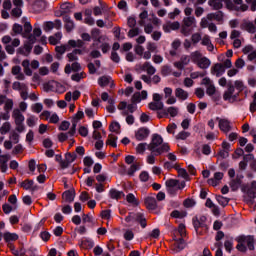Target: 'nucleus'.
<instances>
[{
  "instance_id": "nucleus-17",
  "label": "nucleus",
  "mask_w": 256,
  "mask_h": 256,
  "mask_svg": "<svg viewBox=\"0 0 256 256\" xmlns=\"http://www.w3.org/2000/svg\"><path fill=\"white\" fill-rule=\"evenodd\" d=\"M224 174L223 172H216L214 173V177L208 179L207 183L208 185H211L212 187H217L219 183H221V180L223 179Z\"/></svg>"
},
{
  "instance_id": "nucleus-2",
  "label": "nucleus",
  "mask_w": 256,
  "mask_h": 256,
  "mask_svg": "<svg viewBox=\"0 0 256 256\" xmlns=\"http://www.w3.org/2000/svg\"><path fill=\"white\" fill-rule=\"evenodd\" d=\"M221 2H225V5L229 11H247V9H249V6L247 5L236 7L231 0H209L208 4L210 7H212V9H214V11H219V9H223V3Z\"/></svg>"
},
{
  "instance_id": "nucleus-60",
  "label": "nucleus",
  "mask_w": 256,
  "mask_h": 256,
  "mask_svg": "<svg viewBox=\"0 0 256 256\" xmlns=\"http://www.w3.org/2000/svg\"><path fill=\"white\" fill-rule=\"evenodd\" d=\"M216 92H217V88H215V85L210 84L209 86H207V88H206L207 95H209L211 97V96L215 95Z\"/></svg>"
},
{
  "instance_id": "nucleus-56",
  "label": "nucleus",
  "mask_w": 256,
  "mask_h": 256,
  "mask_svg": "<svg viewBox=\"0 0 256 256\" xmlns=\"http://www.w3.org/2000/svg\"><path fill=\"white\" fill-rule=\"evenodd\" d=\"M166 111L167 115H170L171 117H177V115H179V108L177 107H169Z\"/></svg>"
},
{
  "instance_id": "nucleus-52",
  "label": "nucleus",
  "mask_w": 256,
  "mask_h": 256,
  "mask_svg": "<svg viewBox=\"0 0 256 256\" xmlns=\"http://www.w3.org/2000/svg\"><path fill=\"white\" fill-rule=\"evenodd\" d=\"M94 243L91 240H81L80 247L82 249H93Z\"/></svg>"
},
{
  "instance_id": "nucleus-30",
  "label": "nucleus",
  "mask_w": 256,
  "mask_h": 256,
  "mask_svg": "<svg viewBox=\"0 0 256 256\" xmlns=\"http://www.w3.org/2000/svg\"><path fill=\"white\" fill-rule=\"evenodd\" d=\"M64 23H65V29L67 33H71L73 29H75V23H73V20H71V17L65 15L64 16Z\"/></svg>"
},
{
  "instance_id": "nucleus-6",
  "label": "nucleus",
  "mask_w": 256,
  "mask_h": 256,
  "mask_svg": "<svg viewBox=\"0 0 256 256\" xmlns=\"http://www.w3.org/2000/svg\"><path fill=\"white\" fill-rule=\"evenodd\" d=\"M12 89L14 91H20V97L23 101H27V99H29V87L27 84L16 81L13 82Z\"/></svg>"
},
{
  "instance_id": "nucleus-37",
  "label": "nucleus",
  "mask_w": 256,
  "mask_h": 256,
  "mask_svg": "<svg viewBox=\"0 0 256 256\" xmlns=\"http://www.w3.org/2000/svg\"><path fill=\"white\" fill-rule=\"evenodd\" d=\"M174 235H176V237L179 235L180 239H183V237H186L187 230L185 228V224H180L178 226V229L174 231Z\"/></svg>"
},
{
  "instance_id": "nucleus-20",
  "label": "nucleus",
  "mask_w": 256,
  "mask_h": 256,
  "mask_svg": "<svg viewBox=\"0 0 256 256\" xmlns=\"http://www.w3.org/2000/svg\"><path fill=\"white\" fill-rule=\"evenodd\" d=\"M62 199L65 201V203H73L75 201V189H70L63 192Z\"/></svg>"
},
{
  "instance_id": "nucleus-16",
  "label": "nucleus",
  "mask_w": 256,
  "mask_h": 256,
  "mask_svg": "<svg viewBox=\"0 0 256 256\" xmlns=\"http://www.w3.org/2000/svg\"><path fill=\"white\" fill-rule=\"evenodd\" d=\"M205 221H207V218L205 216H201L200 218H193V225L196 229L197 235H203V233L199 232V228L205 227Z\"/></svg>"
},
{
  "instance_id": "nucleus-15",
  "label": "nucleus",
  "mask_w": 256,
  "mask_h": 256,
  "mask_svg": "<svg viewBox=\"0 0 256 256\" xmlns=\"http://www.w3.org/2000/svg\"><path fill=\"white\" fill-rule=\"evenodd\" d=\"M150 133L151 131H149L148 128L142 127L136 131L135 138L137 139V141H145V139L149 137Z\"/></svg>"
},
{
  "instance_id": "nucleus-38",
  "label": "nucleus",
  "mask_w": 256,
  "mask_h": 256,
  "mask_svg": "<svg viewBox=\"0 0 256 256\" xmlns=\"http://www.w3.org/2000/svg\"><path fill=\"white\" fill-rule=\"evenodd\" d=\"M241 177L237 176L235 179L230 181V187L232 191H237L241 187Z\"/></svg>"
},
{
  "instance_id": "nucleus-33",
  "label": "nucleus",
  "mask_w": 256,
  "mask_h": 256,
  "mask_svg": "<svg viewBox=\"0 0 256 256\" xmlns=\"http://www.w3.org/2000/svg\"><path fill=\"white\" fill-rule=\"evenodd\" d=\"M165 185L167 187L168 193H173V188H175L179 185V180L169 179L166 181Z\"/></svg>"
},
{
  "instance_id": "nucleus-5",
  "label": "nucleus",
  "mask_w": 256,
  "mask_h": 256,
  "mask_svg": "<svg viewBox=\"0 0 256 256\" xmlns=\"http://www.w3.org/2000/svg\"><path fill=\"white\" fill-rule=\"evenodd\" d=\"M12 118L14 119L16 128L15 130L18 133H23V131H25V116H23V113H21V110H19V108H16L12 111Z\"/></svg>"
},
{
  "instance_id": "nucleus-42",
  "label": "nucleus",
  "mask_w": 256,
  "mask_h": 256,
  "mask_svg": "<svg viewBox=\"0 0 256 256\" xmlns=\"http://www.w3.org/2000/svg\"><path fill=\"white\" fill-rule=\"evenodd\" d=\"M140 167H141V164H139V162L133 163L128 169L127 175H130V177H133V175H135V171H139Z\"/></svg>"
},
{
  "instance_id": "nucleus-63",
  "label": "nucleus",
  "mask_w": 256,
  "mask_h": 256,
  "mask_svg": "<svg viewBox=\"0 0 256 256\" xmlns=\"http://www.w3.org/2000/svg\"><path fill=\"white\" fill-rule=\"evenodd\" d=\"M190 135H191V133L182 131V132L178 133V135H176V139H181L182 141H185V139H187V137H189Z\"/></svg>"
},
{
  "instance_id": "nucleus-8",
  "label": "nucleus",
  "mask_w": 256,
  "mask_h": 256,
  "mask_svg": "<svg viewBox=\"0 0 256 256\" xmlns=\"http://www.w3.org/2000/svg\"><path fill=\"white\" fill-rule=\"evenodd\" d=\"M61 27H63L61 20L56 19L54 21L45 22L43 25V30L47 33L49 31H53V29H57V31H59V29H61Z\"/></svg>"
},
{
  "instance_id": "nucleus-23",
  "label": "nucleus",
  "mask_w": 256,
  "mask_h": 256,
  "mask_svg": "<svg viewBox=\"0 0 256 256\" xmlns=\"http://www.w3.org/2000/svg\"><path fill=\"white\" fill-rule=\"evenodd\" d=\"M20 187L24 188L26 191H37V186H35V182L29 179L21 182Z\"/></svg>"
},
{
  "instance_id": "nucleus-45",
  "label": "nucleus",
  "mask_w": 256,
  "mask_h": 256,
  "mask_svg": "<svg viewBox=\"0 0 256 256\" xmlns=\"http://www.w3.org/2000/svg\"><path fill=\"white\" fill-rule=\"evenodd\" d=\"M106 145H110V147H117V136L109 134Z\"/></svg>"
},
{
  "instance_id": "nucleus-12",
  "label": "nucleus",
  "mask_w": 256,
  "mask_h": 256,
  "mask_svg": "<svg viewBox=\"0 0 256 256\" xmlns=\"http://www.w3.org/2000/svg\"><path fill=\"white\" fill-rule=\"evenodd\" d=\"M180 27H181V23H179V21H175V22L168 21L163 25V31L165 33H171V31H177L178 29H180Z\"/></svg>"
},
{
  "instance_id": "nucleus-3",
  "label": "nucleus",
  "mask_w": 256,
  "mask_h": 256,
  "mask_svg": "<svg viewBox=\"0 0 256 256\" xmlns=\"http://www.w3.org/2000/svg\"><path fill=\"white\" fill-rule=\"evenodd\" d=\"M236 241L238 242L236 249L241 251V253H245L247 251V247L250 251L255 250V237L248 236H239ZM245 243L247 246H245Z\"/></svg>"
},
{
  "instance_id": "nucleus-28",
  "label": "nucleus",
  "mask_w": 256,
  "mask_h": 256,
  "mask_svg": "<svg viewBox=\"0 0 256 256\" xmlns=\"http://www.w3.org/2000/svg\"><path fill=\"white\" fill-rule=\"evenodd\" d=\"M197 67L200 69H209L211 67V60L209 58L202 56L200 61L196 63Z\"/></svg>"
},
{
  "instance_id": "nucleus-58",
  "label": "nucleus",
  "mask_w": 256,
  "mask_h": 256,
  "mask_svg": "<svg viewBox=\"0 0 256 256\" xmlns=\"http://www.w3.org/2000/svg\"><path fill=\"white\" fill-rule=\"evenodd\" d=\"M147 51H150L151 53H159V50L157 48V44H155L153 42H148Z\"/></svg>"
},
{
  "instance_id": "nucleus-27",
  "label": "nucleus",
  "mask_w": 256,
  "mask_h": 256,
  "mask_svg": "<svg viewBox=\"0 0 256 256\" xmlns=\"http://www.w3.org/2000/svg\"><path fill=\"white\" fill-rule=\"evenodd\" d=\"M182 25L193 29L197 25V20L195 19V16L184 17L182 20Z\"/></svg>"
},
{
  "instance_id": "nucleus-49",
  "label": "nucleus",
  "mask_w": 256,
  "mask_h": 256,
  "mask_svg": "<svg viewBox=\"0 0 256 256\" xmlns=\"http://www.w3.org/2000/svg\"><path fill=\"white\" fill-rule=\"evenodd\" d=\"M13 99L8 98V100L6 101V103H4V111L5 113H11V111L13 110Z\"/></svg>"
},
{
  "instance_id": "nucleus-19",
  "label": "nucleus",
  "mask_w": 256,
  "mask_h": 256,
  "mask_svg": "<svg viewBox=\"0 0 256 256\" xmlns=\"http://www.w3.org/2000/svg\"><path fill=\"white\" fill-rule=\"evenodd\" d=\"M91 35L94 41L98 43H103V41H107V36H101V30L99 28H93L91 30Z\"/></svg>"
},
{
  "instance_id": "nucleus-43",
  "label": "nucleus",
  "mask_w": 256,
  "mask_h": 256,
  "mask_svg": "<svg viewBox=\"0 0 256 256\" xmlns=\"http://www.w3.org/2000/svg\"><path fill=\"white\" fill-rule=\"evenodd\" d=\"M12 37H15V35H23V26L19 24H14L12 27Z\"/></svg>"
},
{
  "instance_id": "nucleus-31",
  "label": "nucleus",
  "mask_w": 256,
  "mask_h": 256,
  "mask_svg": "<svg viewBox=\"0 0 256 256\" xmlns=\"http://www.w3.org/2000/svg\"><path fill=\"white\" fill-rule=\"evenodd\" d=\"M241 29H243V31H247V33H256V27L253 22H243L241 25Z\"/></svg>"
},
{
  "instance_id": "nucleus-32",
  "label": "nucleus",
  "mask_w": 256,
  "mask_h": 256,
  "mask_svg": "<svg viewBox=\"0 0 256 256\" xmlns=\"http://www.w3.org/2000/svg\"><path fill=\"white\" fill-rule=\"evenodd\" d=\"M233 93H235V86H233L231 83H228V89L223 95L224 101H229V99L233 97Z\"/></svg>"
},
{
  "instance_id": "nucleus-53",
  "label": "nucleus",
  "mask_w": 256,
  "mask_h": 256,
  "mask_svg": "<svg viewBox=\"0 0 256 256\" xmlns=\"http://www.w3.org/2000/svg\"><path fill=\"white\" fill-rule=\"evenodd\" d=\"M54 91L55 93H65L66 89L65 86H63V84L54 81Z\"/></svg>"
},
{
  "instance_id": "nucleus-50",
  "label": "nucleus",
  "mask_w": 256,
  "mask_h": 256,
  "mask_svg": "<svg viewBox=\"0 0 256 256\" xmlns=\"http://www.w3.org/2000/svg\"><path fill=\"white\" fill-rule=\"evenodd\" d=\"M43 89L46 93H49V91H55V81H49L47 83H44Z\"/></svg>"
},
{
  "instance_id": "nucleus-36",
  "label": "nucleus",
  "mask_w": 256,
  "mask_h": 256,
  "mask_svg": "<svg viewBox=\"0 0 256 256\" xmlns=\"http://www.w3.org/2000/svg\"><path fill=\"white\" fill-rule=\"evenodd\" d=\"M148 107L151 111H162L165 105L163 104V102H150L148 104Z\"/></svg>"
},
{
  "instance_id": "nucleus-4",
  "label": "nucleus",
  "mask_w": 256,
  "mask_h": 256,
  "mask_svg": "<svg viewBox=\"0 0 256 256\" xmlns=\"http://www.w3.org/2000/svg\"><path fill=\"white\" fill-rule=\"evenodd\" d=\"M1 42L5 46V51L8 53V55H13L15 53V48L19 47L21 45V40L19 38H11L10 35H5L1 38Z\"/></svg>"
},
{
  "instance_id": "nucleus-24",
  "label": "nucleus",
  "mask_w": 256,
  "mask_h": 256,
  "mask_svg": "<svg viewBox=\"0 0 256 256\" xmlns=\"http://www.w3.org/2000/svg\"><path fill=\"white\" fill-rule=\"evenodd\" d=\"M11 73L16 77L18 81H25V74L21 72V66H13Z\"/></svg>"
},
{
  "instance_id": "nucleus-48",
  "label": "nucleus",
  "mask_w": 256,
  "mask_h": 256,
  "mask_svg": "<svg viewBox=\"0 0 256 256\" xmlns=\"http://www.w3.org/2000/svg\"><path fill=\"white\" fill-rule=\"evenodd\" d=\"M33 31V26H31V22L24 23V31L22 32V37H27Z\"/></svg>"
},
{
  "instance_id": "nucleus-14",
  "label": "nucleus",
  "mask_w": 256,
  "mask_h": 256,
  "mask_svg": "<svg viewBox=\"0 0 256 256\" xmlns=\"http://www.w3.org/2000/svg\"><path fill=\"white\" fill-rule=\"evenodd\" d=\"M71 9H73V4L69 2H65L61 4L60 11L55 13L56 17H62V15H67V13H71Z\"/></svg>"
},
{
  "instance_id": "nucleus-29",
  "label": "nucleus",
  "mask_w": 256,
  "mask_h": 256,
  "mask_svg": "<svg viewBox=\"0 0 256 256\" xmlns=\"http://www.w3.org/2000/svg\"><path fill=\"white\" fill-rule=\"evenodd\" d=\"M145 205L147 209L155 211V209H157V200L153 197H147L145 198Z\"/></svg>"
},
{
  "instance_id": "nucleus-35",
  "label": "nucleus",
  "mask_w": 256,
  "mask_h": 256,
  "mask_svg": "<svg viewBox=\"0 0 256 256\" xmlns=\"http://www.w3.org/2000/svg\"><path fill=\"white\" fill-rule=\"evenodd\" d=\"M202 57H203V54L201 53V51L196 50L190 54V61H192V63H195L197 65V63L201 60Z\"/></svg>"
},
{
  "instance_id": "nucleus-64",
  "label": "nucleus",
  "mask_w": 256,
  "mask_h": 256,
  "mask_svg": "<svg viewBox=\"0 0 256 256\" xmlns=\"http://www.w3.org/2000/svg\"><path fill=\"white\" fill-rule=\"evenodd\" d=\"M32 111H34V113H41V111H43V104L41 103H35L32 106Z\"/></svg>"
},
{
  "instance_id": "nucleus-9",
  "label": "nucleus",
  "mask_w": 256,
  "mask_h": 256,
  "mask_svg": "<svg viewBox=\"0 0 256 256\" xmlns=\"http://www.w3.org/2000/svg\"><path fill=\"white\" fill-rule=\"evenodd\" d=\"M77 131V121H73L72 122V126L69 130L68 133H60L58 135V140L60 141V143H63L64 141H67V139H69V137H73V135H75Z\"/></svg>"
},
{
  "instance_id": "nucleus-11",
  "label": "nucleus",
  "mask_w": 256,
  "mask_h": 256,
  "mask_svg": "<svg viewBox=\"0 0 256 256\" xmlns=\"http://www.w3.org/2000/svg\"><path fill=\"white\" fill-rule=\"evenodd\" d=\"M189 63H191V56L183 55L178 62L174 63V67L180 71H183L185 66H187Z\"/></svg>"
},
{
  "instance_id": "nucleus-41",
  "label": "nucleus",
  "mask_w": 256,
  "mask_h": 256,
  "mask_svg": "<svg viewBox=\"0 0 256 256\" xmlns=\"http://www.w3.org/2000/svg\"><path fill=\"white\" fill-rule=\"evenodd\" d=\"M180 33L182 35H184V37H189V35H191V33H193V28H190L189 26L181 24Z\"/></svg>"
},
{
  "instance_id": "nucleus-46",
  "label": "nucleus",
  "mask_w": 256,
  "mask_h": 256,
  "mask_svg": "<svg viewBox=\"0 0 256 256\" xmlns=\"http://www.w3.org/2000/svg\"><path fill=\"white\" fill-rule=\"evenodd\" d=\"M135 221L140 222V225H141V227H143V229H145L147 227V220L145 219V217H143L142 213L136 214Z\"/></svg>"
},
{
  "instance_id": "nucleus-62",
  "label": "nucleus",
  "mask_w": 256,
  "mask_h": 256,
  "mask_svg": "<svg viewBox=\"0 0 256 256\" xmlns=\"http://www.w3.org/2000/svg\"><path fill=\"white\" fill-rule=\"evenodd\" d=\"M161 75L167 77V75H171V68L168 65H164L161 68Z\"/></svg>"
},
{
  "instance_id": "nucleus-44",
  "label": "nucleus",
  "mask_w": 256,
  "mask_h": 256,
  "mask_svg": "<svg viewBox=\"0 0 256 256\" xmlns=\"http://www.w3.org/2000/svg\"><path fill=\"white\" fill-rule=\"evenodd\" d=\"M11 131V123L10 122H4L2 126L0 127V133L1 135H7Z\"/></svg>"
},
{
  "instance_id": "nucleus-7",
  "label": "nucleus",
  "mask_w": 256,
  "mask_h": 256,
  "mask_svg": "<svg viewBox=\"0 0 256 256\" xmlns=\"http://www.w3.org/2000/svg\"><path fill=\"white\" fill-rule=\"evenodd\" d=\"M22 67L24 69L25 75L31 77V75H33V70L31 69H39V61L33 60L32 62H30L26 59L22 62Z\"/></svg>"
},
{
  "instance_id": "nucleus-18",
  "label": "nucleus",
  "mask_w": 256,
  "mask_h": 256,
  "mask_svg": "<svg viewBox=\"0 0 256 256\" xmlns=\"http://www.w3.org/2000/svg\"><path fill=\"white\" fill-rule=\"evenodd\" d=\"M140 69L141 71H145L149 76L153 75L154 73H157V69L149 61L144 62L140 66Z\"/></svg>"
},
{
  "instance_id": "nucleus-54",
  "label": "nucleus",
  "mask_w": 256,
  "mask_h": 256,
  "mask_svg": "<svg viewBox=\"0 0 256 256\" xmlns=\"http://www.w3.org/2000/svg\"><path fill=\"white\" fill-rule=\"evenodd\" d=\"M183 205L184 207H186V209H190V207H195V205H197V202L193 198H187L186 200H184Z\"/></svg>"
},
{
  "instance_id": "nucleus-40",
  "label": "nucleus",
  "mask_w": 256,
  "mask_h": 256,
  "mask_svg": "<svg viewBox=\"0 0 256 256\" xmlns=\"http://www.w3.org/2000/svg\"><path fill=\"white\" fill-rule=\"evenodd\" d=\"M68 45L75 49V47H78V49H81V47L85 46V42L81 39L78 40H69Z\"/></svg>"
},
{
  "instance_id": "nucleus-1",
  "label": "nucleus",
  "mask_w": 256,
  "mask_h": 256,
  "mask_svg": "<svg viewBox=\"0 0 256 256\" xmlns=\"http://www.w3.org/2000/svg\"><path fill=\"white\" fill-rule=\"evenodd\" d=\"M159 145H161V147H159ZM147 147L149 151L155 153V155H163V153H169V150L171 149L169 144H163V137H161L159 134L152 135L151 143L148 144Z\"/></svg>"
},
{
  "instance_id": "nucleus-21",
  "label": "nucleus",
  "mask_w": 256,
  "mask_h": 256,
  "mask_svg": "<svg viewBox=\"0 0 256 256\" xmlns=\"http://www.w3.org/2000/svg\"><path fill=\"white\" fill-rule=\"evenodd\" d=\"M211 73H212V75H215L216 77H221V75H223V73H225V67L223 66L222 63H216L211 68Z\"/></svg>"
},
{
  "instance_id": "nucleus-55",
  "label": "nucleus",
  "mask_w": 256,
  "mask_h": 256,
  "mask_svg": "<svg viewBox=\"0 0 256 256\" xmlns=\"http://www.w3.org/2000/svg\"><path fill=\"white\" fill-rule=\"evenodd\" d=\"M216 199H217L219 205H222V207H227V205H229V198L218 195V196H216Z\"/></svg>"
},
{
  "instance_id": "nucleus-10",
  "label": "nucleus",
  "mask_w": 256,
  "mask_h": 256,
  "mask_svg": "<svg viewBox=\"0 0 256 256\" xmlns=\"http://www.w3.org/2000/svg\"><path fill=\"white\" fill-rule=\"evenodd\" d=\"M173 241H175L174 251L176 253H179L180 251H183V249H185L187 247V243L185 242V240L183 238L177 237V235H175V234L173 236Z\"/></svg>"
},
{
  "instance_id": "nucleus-25",
  "label": "nucleus",
  "mask_w": 256,
  "mask_h": 256,
  "mask_svg": "<svg viewBox=\"0 0 256 256\" xmlns=\"http://www.w3.org/2000/svg\"><path fill=\"white\" fill-rule=\"evenodd\" d=\"M47 7V2L45 0H36L33 5V9L36 13H41L42 11H45Z\"/></svg>"
},
{
  "instance_id": "nucleus-39",
  "label": "nucleus",
  "mask_w": 256,
  "mask_h": 256,
  "mask_svg": "<svg viewBox=\"0 0 256 256\" xmlns=\"http://www.w3.org/2000/svg\"><path fill=\"white\" fill-rule=\"evenodd\" d=\"M3 238L6 243H9L11 241H17V239H19V235H17L16 233L6 232L4 233Z\"/></svg>"
},
{
  "instance_id": "nucleus-57",
  "label": "nucleus",
  "mask_w": 256,
  "mask_h": 256,
  "mask_svg": "<svg viewBox=\"0 0 256 256\" xmlns=\"http://www.w3.org/2000/svg\"><path fill=\"white\" fill-rule=\"evenodd\" d=\"M11 15H12V17H15L16 19H19V17H21V15H23V10L19 7H15L12 9Z\"/></svg>"
},
{
  "instance_id": "nucleus-51",
  "label": "nucleus",
  "mask_w": 256,
  "mask_h": 256,
  "mask_svg": "<svg viewBox=\"0 0 256 256\" xmlns=\"http://www.w3.org/2000/svg\"><path fill=\"white\" fill-rule=\"evenodd\" d=\"M126 201H128V203H131V205H133L134 207H137V205H139V200H137V198H135V195L131 193L126 196Z\"/></svg>"
},
{
  "instance_id": "nucleus-22",
  "label": "nucleus",
  "mask_w": 256,
  "mask_h": 256,
  "mask_svg": "<svg viewBox=\"0 0 256 256\" xmlns=\"http://www.w3.org/2000/svg\"><path fill=\"white\" fill-rule=\"evenodd\" d=\"M217 121H219L220 131H223V133H229L231 131V122L229 120L217 118Z\"/></svg>"
},
{
  "instance_id": "nucleus-26",
  "label": "nucleus",
  "mask_w": 256,
  "mask_h": 256,
  "mask_svg": "<svg viewBox=\"0 0 256 256\" xmlns=\"http://www.w3.org/2000/svg\"><path fill=\"white\" fill-rule=\"evenodd\" d=\"M175 97L180 101H187V99H189V92L183 90V88H176Z\"/></svg>"
},
{
  "instance_id": "nucleus-34",
  "label": "nucleus",
  "mask_w": 256,
  "mask_h": 256,
  "mask_svg": "<svg viewBox=\"0 0 256 256\" xmlns=\"http://www.w3.org/2000/svg\"><path fill=\"white\" fill-rule=\"evenodd\" d=\"M125 195L123 193V191H118L117 189L115 188H112L110 191H109V196H110V199H115L116 201H119V199H121V197Z\"/></svg>"
},
{
  "instance_id": "nucleus-61",
  "label": "nucleus",
  "mask_w": 256,
  "mask_h": 256,
  "mask_svg": "<svg viewBox=\"0 0 256 256\" xmlns=\"http://www.w3.org/2000/svg\"><path fill=\"white\" fill-rule=\"evenodd\" d=\"M191 41H192L193 45H197V43H199V41H201V34L199 32L192 34Z\"/></svg>"
},
{
  "instance_id": "nucleus-47",
  "label": "nucleus",
  "mask_w": 256,
  "mask_h": 256,
  "mask_svg": "<svg viewBox=\"0 0 256 256\" xmlns=\"http://www.w3.org/2000/svg\"><path fill=\"white\" fill-rule=\"evenodd\" d=\"M109 83H111V78L108 76H102L98 79V85H100V87H107Z\"/></svg>"
},
{
  "instance_id": "nucleus-59",
  "label": "nucleus",
  "mask_w": 256,
  "mask_h": 256,
  "mask_svg": "<svg viewBox=\"0 0 256 256\" xmlns=\"http://www.w3.org/2000/svg\"><path fill=\"white\" fill-rule=\"evenodd\" d=\"M139 33H141V29H139L138 27L136 28L134 27L128 31V37L130 38L137 37Z\"/></svg>"
},
{
  "instance_id": "nucleus-13",
  "label": "nucleus",
  "mask_w": 256,
  "mask_h": 256,
  "mask_svg": "<svg viewBox=\"0 0 256 256\" xmlns=\"http://www.w3.org/2000/svg\"><path fill=\"white\" fill-rule=\"evenodd\" d=\"M242 53L244 55H248V61H255L256 60V50L253 45H247L242 49Z\"/></svg>"
}]
</instances>
